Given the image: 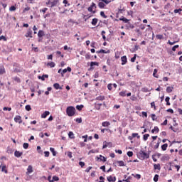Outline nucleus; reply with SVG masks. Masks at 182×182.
<instances>
[{"mask_svg": "<svg viewBox=\"0 0 182 182\" xmlns=\"http://www.w3.org/2000/svg\"><path fill=\"white\" fill-rule=\"evenodd\" d=\"M66 113L68 116L72 117V116H75V114L76 113V108L73 106L68 107L66 109Z\"/></svg>", "mask_w": 182, "mask_h": 182, "instance_id": "obj_1", "label": "nucleus"}, {"mask_svg": "<svg viewBox=\"0 0 182 182\" xmlns=\"http://www.w3.org/2000/svg\"><path fill=\"white\" fill-rule=\"evenodd\" d=\"M96 4L92 3L91 6L88 8V11L92 14H96Z\"/></svg>", "mask_w": 182, "mask_h": 182, "instance_id": "obj_2", "label": "nucleus"}, {"mask_svg": "<svg viewBox=\"0 0 182 182\" xmlns=\"http://www.w3.org/2000/svg\"><path fill=\"white\" fill-rule=\"evenodd\" d=\"M48 181L49 182L59 181V177H58L56 176H53L52 178V176H50L48 177Z\"/></svg>", "mask_w": 182, "mask_h": 182, "instance_id": "obj_3", "label": "nucleus"}, {"mask_svg": "<svg viewBox=\"0 0 182 182\" xmlns=\"http://www.w3.org/2000/svg\"><path fill=\"white\" fill-rule=\"evenodd\" d=\"M68 72H72V68L70 67H68L67 68H65L62 73H61V76L63 77L65 76V73H67Z\"/></svg>", "mask_w": 182, "mask_h": 182, "instance_id": "obj_4", "label": "nucleus"}, {"mask_svg": "<svg viewBox=\"0 0 182 182\" xmlns=\"http://www.w3.org/2000/svg\"><path fill=\"white\" fill-rule=\"evenodd\" d=\"M14 122H16V123H18L19 124H21V123H22V117L19 115H16L14 117Z\"/></svg>", "mask_w": 182, "mask_h": 182, "instance_id": "obj_5", "label": "nucleus"}, {"mask_svg": "<svg viewBox=\"0 0 182 182\" xmlns=\"http://www.w3.org/2000/svg\"><path fill=\"white\" fill-rule=\"evenodd\" d=\"M58 4V1L56 0H49L47 3V5H50L51 7L55 6Z\"/></svg>", "mask_w": 182, "mask_h": 182, "instance_id": "obj_6", "label": "nucleus"}, {"mask_svg": "<svg viewBox=\"0 0 182 182\" xmlns=\"http://www.w3.org/2000/svg\"><path fill=\"white\" fill-rule=\"evenodd\" d=\"M33 173V168L32 167V165H29L27 168V172L26 174L29 175L31 173Z\"/></svg>", "mask_w": 182, "mask_h": 182, "instance_id": "obj_7", "label": "nucleus"}, {"mask_svg": "<svg viewBox=\"0 0 182 182\" xmlns=\"http://www.w3.org/2000/svg\"><path fill=\"white\" fill-rule=\"evenodd\" d=\"M1 171L2 173H5L6 174H8V169H6V165L1 164Z\"/></svg>", "mask_w": 182, "mask_h": 182, "instance_id": "obj_8", "label": "nucleus"}, {"mask_svg": "<svg viewBox=\"0 0 182 182\" xmlns=\"http://www.w3.org/2000/svg\"><path fill=\"white\" fill-rule=\"evenodd\" d=\"M49 114H50V112L49 111H46L44 113L41 114V118L46 119V117L49 116Z\"/></svg>", "mask_w": 182, "mask_h": 182, "instance_id": "obj_9", "label": "nucleus"}, {"mask_svg": "<svg viewBox=\"0 0 182 182\" xmlns=\"http://www.w3.org/2000/svg\"><path fill=\"white\" fill-rule=\"evenodd\" d=\"M96 159H97V160H100V161H103L104 163L106 161L107 159L106 157L100 155V156H97Z\"/></svg>", "mask_w": 182, "mask_h": 182, "instance_id": "obj_10", "label": "nucleus"}, {"mask_svg": "<svg viewBox=\"0 0 182 182\" xmlns=\"http://www.w3.org/2000/svg\"><path fill=\"white\" fill-rule=\"evenodd\" d=\"M121 60H122V65H126V63H127V57L126 56H123L121 58Z\"/></svg>", "mask_w": 182, "mask_h": 182, "instance_id": "obj_11", "label": "nucleus"}, {"mask_svg": "<svg viewBox=\"0 0 182 182\" xmlns=\"http://www.w3.org/2000/svg\"><path fill=\"white\" fill-rule=\"evenodd\" d=\"M116 163L119 167H124V166H126L123 161H117Z\"/></svg>", "mask_w": 182, "mask_h": 182, "instance_id": "obj_12", "label": "nucleus"}, {"mask_svg": "<svg viewBox=\"0 0 182 182\" xmlns=\"http://www.w3.org/2000/svg\"><path fill=\"white\" fill-rule=\"evenodd\" d=\"M140 154L144 157V159H149V155L147 153L141 151Z\"/></svg>", "mask_w": 182, "mask_h": 182, "instance_id": "obj_13", "label": "nucleus"}, {"mask_svg": "<svg viewBox=\"0 0 182 182\" xmlns=\"http://www.w3.org/2000/svg\"><path fill=\"white\" fill-rule=\"evenodd\" d=\"M107 180L109 182H114V181H116V177L108 176Z\"/></svg>", "mask_w": 182, "mask_h": 182, "instance_id": "obj_14", "label": "nucleus"}, {"mask_svg": "<svg viewBox=\"0 0 182 182\" xmlns=\"http://www.w3.org/2000/svg\"><path fill=\"white\" fill-rule=\"evenodd\" d=\"M98 6L99 8L102 9L103 8H105V6H106V4L103 1H100L98 3Z\"/></svg>", "mask_w": 182, "mask_h": 182, "instance_id": "obj_15", "label": "nucleus"}, {"mask_svg": "<svg viewBox=\"0 0 182 182\" xmlns=\"http://www.w3.org/2000/svg\"><path fill=\"white\" fill-rule=\"evenodd\" d=\"M173 90H174V87H166L167 93H171V92H173Z\"/></svg>", "mask_w": 182, "mask_h": 182, "instance_id": "obj_16", "label": "nucleus"}, {"mask_svg": "<svg viewBox=\"0 0 182 182\" xmlns=\"http://www.w3.org/2000/svg\"><path fill=\"white\" fill-rule=\"evenodd\" d=\"M26 38H32V31H28L26 35Z\"/></svg>", "mask_w": 182, "mask_h": 182, "instance_id": "obj_17", "label": "nucleus"}, {"mask_svg": "<svg viewBox=\"0 0 182 182\" xmlns=\"http://www.w3.org/2000/svg\"><path fill=\"white\" fill-rule=\"evenodd\" d=\"M14 155L16 157H21V156H22V152H20L19 151H16L14 152Z\"/></svg>", "mask_w": 182, "mask_h": 182, "instance_id": "obj_18", "label": "nucleus"}, {"mask_svg": "<svg viewBox=\"0 0 182 182\" xmlns=\"http://www.w3.org/2000/svg\"><path fill=\"white\" fill-rule=\"evenodd\" d=\"M160 132V129L158 127H154V129L151 130V133H159Z\"/></svg>", "mask_w": 182, "mask_h": 182, "instance_id": "obj_19", "label": "nucleus"}, {"mask_svg": "<svg viewBox=\"0 0 182 182\" xmlns=\"http://www.w3.org/2000/svg\"><path fill=\"white\" fill-rule=\"evenodd\" d=\"M97 53H110V50H100V51H97Z\"/></svg>", "mask_w": 182, "mask_h": 182, "instance_id": "obj_20", "label": "nucleus"}, {"mask_svg": "<svg viewBox=\"0 0 182 182\" xmlns=\"http://www.w3.org/2000/svg\"><path fill=\"white\" fill-rule=\"evenodd\" d=\"M167 147H168V144H164L161 146V150H163V151H166V150H167Z\"/></svg>", "mask_w": 182, "mask_h": 182, "instance_id": "obj_21", "label": "nucleus"}, {"mask_svg": "<svg viewBox=\"0 0 182 182\" xmlns=\"http://www.w3.org/2000/svg\"><path fill=\"white\" fill-rule=\"evenodd\" d=\"M102 126L103 127H109V126H110V122L106 121L102 122Z\"/></svg>", "mask_w": 182, "mask_h": 182, "instance_id": "obj_22", "label": "nucleus"}, {"mask_svg": "<svg viewBox=\"0 0 182 182\" xmlns=\"http://www.w3.org/2000/svg\"><path fill=\"white\" fill-rule=\"evenodd\" d=\"M132 176H133V177H134L135 178H136L137 180H140L141 178V174H132Z\"/></svg>", "mask_w": 182, "mask_h": 182, "instance_id": "obj_23", "label": "nucleus"}, {"mask_svg": "<svg viewBox=\"0 0 182 182\" xmlns=\"http://www.w3.org/2000/svg\"><path fill=\"white\" fill-rule=\"evenodd\" d=\"M53 87H55L56 89V90H58L59 89L62 90V88H61L60 85H59V83H55L53 85Z\"/></svg>", "mask_w": 182, "mask_h": 182, "instance_id": "obj_24", "label": "nucleus"}, {"mask_svg": "<svg viewBox=\"0 0 182 182\" xmlns=\"http://www.w3.org/2000/svg\"><path fill=\"white\" fill-rule=\"evenodd\" d=\"M47 66H48L49 68H55V64L53 62H50L47 63Z\"/></svg>", "mask_w": 182, "mask_h": 182, "instance_id": "obj_25", "label": "nucleus"}, {"mask_svg": "<svg viewBox=\"0 0 182 182\" xmlns=\"http://www.w3.org/2000/svg\"><path fill=\"white\" fill-rule=\"evenodd\" d=\"M48 77H49V75H43L42 77H41V76H39V77H38V79H41V80H45V78L48 79Z\"/></svg>", "mask_w": 182, "mask_h": 182, "instance_id": "obj_26", "label": "nucleus"}, {"mask_svg": "<svg viewBox=\"0 0 182 182\" xmlns=\"http://www.w3.org/2000/svg\"><path fill=\"white\" fill-rule=\"evenodd\" d=\"M102 2H103L105 5H109V4H110V2H112L111 0H100Z\"/></svg>", "mask_w": 182, "mask_h": 182, "instance_id": "obj_27", "label": "nucleus"}, {"mask_svg": "<svg viewBox=\"0 0 182 182\" xmlns=\"http://www.w3.org/2000/svg\"><path fill=\"white\" fill-rule=\"evenodd\" d=\"M97 24V18H93L92 21V25H93L94 26H96Z\"/></svg>", "mask_w": 182, "mask_h": 182, "instance_id": "obj_28", "label": "nucleus"}, {"mask_svg": "<svg viewBox=\"0 0 182 182\" xmlns=\"http://www.w3.org/2000/svg\"><path fill=\"white\" fill-rule=\"evenodd\" d=\"M43 35H45V33H43V31H39L38 33V38H42V36H43Z\"/></svg>", "mask_w": 182, "mask_h": 182, "instance_id": "obj_29", "label": "nucleus"}, {"mask_svg": "<svg viewBox=\"0 0 182 182\" xmlns=\"http://www.w3.org/2000/svg\"><path fill=\"white\" fill-rule=\"evenodd\" d=\"M165 102H166V105L167 106H170V97H166L165 99Z\"/></svg>", "mask_w": 182, "mask_h": 182, "instance_id": "obj_30", "label": "nucleus"}, {"mask_svg": "<svg viewBox=\"0 0 182 182\" xmlns=\"http://www.w3.org/2000/svg\"><path fill=\"white\" fill-rule=\"evenodd\" d=\"M157 72H158L157 69L154 70V73H153L154 77L159 78V75H157Z\"/></svg>", "mask_w": 182, "mask_h": 182, "instance_id": "obj_31", "label": "nucleus"}, {"mask_svg": "<svg viewBox=\"0 0 182 182\" xmlns=\"http://www.w3.org/2000/svg\"><path fill=\"white\" fill-rule=\"evenodd\" d=\"M90 66L92 68H93V66H99V63H97V62H91L90 63Z\"/></svg>", "mask_w": 182, "mask_h": 182, "instance_id": "obj_32", "label": "nucleus"}, {"mask_svg": "<svg viewBox=\"0 0 182 182\" xmlns=\"http://www.w3.org/2000/svg\"><path fill=\"white\" fill-rule=\"evenodd\" d=\"M50 151L53 154V156H56V152L55 151V148L50 147Z\"/></svg>", "mask_w": 182, "mask_h": 182, "instance_id": "obj_33", "label": "nucleus"}, {"mask_svg": "<svg viewBox=\"0 0 182 182\" xmlns=\"http://www.w3.org/2000/svg\"><path fill=\"white\" fill-rule=\"evenodd\" d=\"M149 137H150V134H145L144 135V137H143L144 141H146V140L149 139Z\"/></svg>", "mask_w": 182, "mask_h": 182, "instance_id": "obj_34", "label": "nucleus"}, {"mask_svg": "<svg viewBox=\"0 0 182 182\" xmlns=\"http://www.w3.org/2000/svg\"><path fill=\"white\" fill-rule=\"evenodd\" d=\"M154 170H160L161 167H160V164H154Z\"/></svg>", "mask_w": 182, "mask_h": 182, "instance_id": "obj_35", "label": "nucleus"}, {"mask_svg": "<svg viewBox=\"0 0 182 182\" xmlns=\"http://www.w3.org/2000/svg\"><path fill=\"white\" fill-rule=\"evenodd\" d=\"M119 21H123V22H124L125 23H127V22H129V19L124 18V17H122L119 18Z\"/></svg>", "mask_w": 182, "mask_h": 182, "instance_id": "obj_36", "label": "nucleus"}, {"mask_svg": "<svg viewBox=\"0 0 182 182\" xmlns=\"http://www.w3.org/2000/svg\"><path fill=\"white\" fill-rule=\"evenodd\" d=\"M68 136H69L70 139H75V134L72 132H70L68 133Z\"/></svg>", "mask_w": 182, "mask_h": 182, "instance_id": "obj_37", "label": "nucleus"}, {"mask_svg": "<svg viewBox=\"0 0 182 182\" xmlns=\"http://www.w3.org/2000/svg\"><path fill=\"white\" fill-rule=\"evenodd\" d=\"M9 11H10V12H14V11H16V7H15V6H11L9 8Z\"/></svg>", "mask_w": 182, "mask_h": 182, "instance_id": "obj_38", "label": "nucleus"}, {"mask_svg": "<svg viewBox=\"0 0 182 182\" xmlns=\"http://www.w3.org/2000/svg\"><path fill=\"white\" fill-rule=\"evenodd\" d=\"M96 100H105V96H98L96 97Z\"/></svg>", "mask_w": 182, "mask_h": 182, "instance_id": "obj_39", "label": "nucleus"}, {"mask_svg": "<svg viewBox=\"0 0 182 182\" xmlns=\"http://www.w3.org/2000/svg\"><path fill=\"white\" fill-rule=\"evenodd\" d=\"M100 106H102V104L95 103V109L97 110H100Z\"/></svg>", "mask_w": 182, "mask_h": 182, "instance_id": "obj_40", "label": "nucleus"}, {"mask_svg": "<svg viewBox=\"0 0 182 182\" xmlns=\"http://www.w3.org/2000/svg\"><path fill=\"white\" fill-rule=\"evenodd\" d=\"M5 73V68L1 67L0 68V75H4Z\"/></svg>", "mask_w": 182, "mask_h": 182, "instance_id": "obj_41", "label": "nucleus"}, {"mask_svg": "<svg viewBox=\"0 0 182 182\" xmlns=\"http://www.w3.org/2000/svg\"><path fill=\"white\" fill-rule=\"evenodd\" d=\"M26 110H27V112H31V110H32V108L31 107V105H26Z\"/></svg>", "mask_w": 182, "mask_h": 182, "instance_id": "obj_42", "label": "nucleus"}, {"mask_svg": "<svg viewBox=\"0 0 182 182\" xmlns=\"http://www.w3.org/2000/svg\"><path fill=\"white\" fill-rule=\"evenodd\" d=\"M63 4H65V6H70V4L68 2V0H64Z\"/></svg>", "mask_w": 182, "mask_h": 182, "instance_id": "obj_43", "label": "nucleus"}, {"mask_svg": "<svg viewBox=\"0 0 182 182\" xmlns=\"http://www.w3.org/2000/svg\"><path fill=\"white\" fill-rule=\"evenodd\" d=\"M82 139H84V143L87 142V135L82 136Z\"/></svg>", "mask_w": 182, "mask_h": 182, "instance_id": "obj_44", "label": "nucleus"}, {"mask_svg": "<svg viewBox=\"0 0 182 182\" xmlns=\"http://www.w3.org/2000/svg\"><path fill=\"white\" fill-rule=\"evenodd\" d=\"M91 153H99V150H96V149L90 150L88 154H90Z\"/></svg>", "mask_w": 182, "mask_h": 182, "instance_id": "obj_45", "label": "nucleus"}, {"mask_svg": "<svg viewBox=\"0 0 182 182\" xmlns=\"http://www.w3.org/2000/svg\"><path fill=\"white\" fill-rule=\"evenodd\" d=\"M154 181L157 182L159 181V175L156 174L154 177Z\"/></svg>", "mask_w": 182, "mask_h": 182, "instance_id": "obj_46", "label": "nucleus"}, {"mask_svg": "<svg viewBox=\"0 0 182 182\" xmlns=\"http://www.w3.org/2000/svg\"><path fill=\"white\" fill-rule=\"evenodd\" d=\"M23 149H28V148L29 147V144H28V143H24V144H23Z\"/></svg>", "mask_w": 182, "mask_h": 182, "instance_id": "obj_47", "label": "nucleus"}, {"mask_svg": "<svg viewBox=\"0 0 182 182\" xmlns=\"http://www.w3.org/2000/svg\"><path fill=\"white\" fill-rule=\"evenodd\" d=\"M3 110H4V112L6 111V110H8V112H11V110H12V108L4 107L3 108Z\"/></svg>", "mask_w": 182, "mask_h": 182, "instance_id": "obj_48", "label": "nucleus"}, {"mask_svg": "<svg viewBox=\"0 0 182 182\" xmlns=\"http://www.w3.org/2000/svg\"><path fill=\"white\" fill-rule=\"evenodd\" d=\"M76 109L77 110H82L83 109V105H77Z\"/></svg>", "mask_w": 182, "mask_h": 182, "instance_id": "obj_49", "label": "nucleus"}, {"mask_svg": "<svg viewBox=\"0 0 182 182\" xmlns=\"http://www.w3.org/2000/svg\"><path fill=\"white\" fill-rule=\"evenodd\" d=\"M100 15L102 16V18H105V19H106V18H107V16H106V14H105V11H101Z\"/></svg>", "mask_w": 182, "mask_h": 182, "instance_id": "obj_50", "label": "nucleus"}, {"mask_svg": "<svg viewBox=\"0 0 182 182\" xmlns=\"http://www.w3.org/2000/svg\"><path fill=\"white\" fill-rule=\"evenodd\" d=\"M119 96H122L123 97L126 96V91H122L119 92Z\"/></svg>", "mask_w": 182, "mask_h": 182, "instance_id": "obj_51", "label": "nucleus"}, {"mask_svg": "<svg viewBox=\"0 0 182 182\" xmlns=\"http://www.w3.org/2000/svg\"><path fill=\"white\" fill-rule=\"evenodd\" d=\"M132 137H138V139H139L140 136H139L138 133H133L132 134Z\"/></svg>", "mask_w": 182, "mask_h": 182, "instance_id": "obj_52", "label": "nucleus"}, {"mask_svg": "<svg viewBox=\"0 0 182 182\" xmlns=\"http://www.w3.org/2000/svg\"><path fill=\"white\" fill-rule=\"evenodd\" d=\"M0 41H4V42H6V38L4 36H0Z\"/></svg>", "mask_w": 182, "mask_h": 182, "instance_id": "obj_53", "label": "nucleus"}, {"mask_svg": "<svg viewBox=\"0 0 182 182\" xmlns=\"http://www.w3.org/2000/svg\"><path fill=\"white\" fill-rule=\"evenodd\" d=\"M127 156H129V157H132L133 156V151H128L127 152Z\"/></svg>", "mask_w": 182, "mask_h": 182, "instance_id": "obj_54", "label": "nucleus"}, {"mask_svg": "<svg viewBox=\"0 0 182 182\" xmlns=\"http://www.w3.org/2000/svg\"><path fill=\"white\" fill-rule=\"evenodd\" d=\"M178 48V45H176L172 48V50L173 52H176V50Z\"/></svg>", "mask_w": 182, "mask_h": 182, "instance_id": "obj_55", "label": "nucleus"}, {"mask_svg": "<svg viewBox=\"0 0 182 182\" xmlns=\"http://www.w3.org/2000/svg\"><path fill=\"white\" fill-rule=\"evenodd\" d=\"M112 86H113L112 84H109V85H107L108 90H112Z\"/></svg>", "mask_w": 182, "mask_h": 182, "instance_id": "obj_56", "label": "nucleus"}, {"mask_svg": "<svg viewBox=\"0 0 182 182\" xmlns=\"http://www.w3.org/2000/svg\"><path fill=\"white\" fill-rule=\"evenodd\" d=\"M151 107H154V110H156V104L154 103V102H152L151 103Z\"/></svg>", "mask_w": 182, "mask_h": 182, "instance_id": "obj_57", "label": "nucleus"}, {"mask_svg": "<svg viewBox=\"0 0 182 182\" xmlns=\"http://www.w3.org/2000/svg\"><path fill=\"white\" fill-rule=\"evenodd\" d=\"M49 151H44V155H45V157H49Z\"/></svg>", "mask_w": 182, "mask_h": 182, "instance_id": "obj_58", "label": "nucleus"}, {"mask_svg": "<svg viewBox=\"0 0 182 182\" xmlns=\"http://www.w3.org/2000/svg\"><path fill=\"white\" fill-rule=\"evenodd\" d=\"M156 38L157 39H163V35H160V34L156 35Z\"/></svg>", "mask_w": 182, "mask_h": 182, "instance_id": "obj_59", "label": "nucleus"}, {"mask_svg": "<svg viewBox=\"0 0 182 182\" xmlns=\"http://www.w3.org/2000/svg\"><path fill=\"white\" fill-rule=\"evenodd\" d=\"M160 146V141H158L157 144L154 146V149H157Z\"/></svg>", "mask_w": 182, "mask_h": 182, "instance_id": "obj_60", "label": "nucleus"}, {"mask_svg": "<svg viewBox=\"0 0 182 182\" xmlns=\"http://www.w3.org/2000/svg\"><path fill=\"white\" fill-rule=\"evenodd\" d=\"M67 155L68 156V157H69L70 159H72V157H73V156H72V152L68 151V154H67Z\"/></svg>", "mask_w": 182, "mask_h": 182, "instance_id": "obj_61", "label": "nucleus"}, {"mask_svg": "<svg viewBox=\"0 0 182 182\" xmlns=\"http://www.w3.org/2000/svg\"><path fill=\"white\" fill-rule=\"evenodd\" d=\"M79 165L81 166V167H85V162H79Z\"/></svg>", "mask_w": 182, "mask_h": 182, "instance_id": "obj_62", "label": "nucleus"}, {"mask_svg": "<svg viewBox=\"0 0 182 182\" xmlns=\"http://www.w3.org/2000/svg\"><path fill=\"white\" fill-rule=\"evenodd\" d=\"M99 182H105V178H103V176H100Z\"/></svg>", "mask_w": 182, "mask_h": 182, "instance_id": "obj_63", "label": "nucleus"}, {"mask_svg": "<svg viewBox=\"0 0 182 182\" xmlns=\"http://www.w3.org/2000/svg\"><path fill=\"white\" fill-rule=\"evenodd\" d=\"M76 122L77 123H80L82 122V118H77Z\"/></svg>", "mask_w": 182, "mask_h": 182, "instance_id": "obj_64", "label": "nucleus"}]
</instances>
